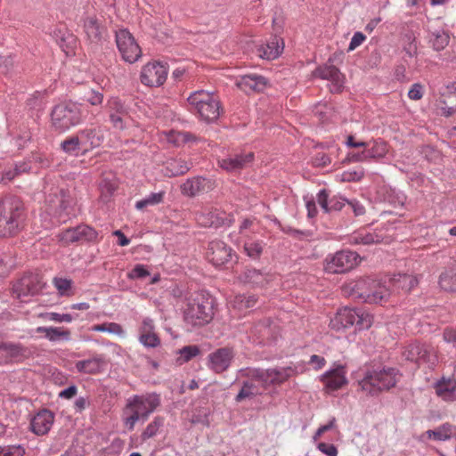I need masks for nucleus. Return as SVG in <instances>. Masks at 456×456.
Masks as SVG:
<instances>
[{
	"mask_svg": "<svg viewBox=\"0 0 456 456\" xmlns=\"http://www.w3.org/2000/svg\"><path fill=\"white\" fill-rule=\"evenodd\" d=\"M83 100L92 106H100L103 102V94L94 89L86 91Z\"/></svg>",
	"mask_w": 456,
	"mask_h": 456,
	"instance_id": "4d7b16f0",
	"label": "nucleus"
},
{
	"mask_svg": "<svg viewBox=\"0 0 456 456\" xmlns=\"http://www.w3.org/2000/svg\"><path fill=\"white\" fill-rule=\"evenodd\" d=\"M346 375V370L342 365L326 371L321 377V381L324 385V390L327 393H330L342 388L347 384V379Z\"/></svg>",
	"mask_w": 456,
	"mask_h": 456,
	"instance_id": "4be33fe9",
	"label": "nucleus"
},
{
	"mask_svg": "<svg viewBox=\"0 0 456 456\" xmlns=\"http://www.w3.org/2000/svg\"><path fill=\"white\" fill-rule=\"evenodd\" d=\"M240 281L252 287H264L268 282V277L255 268H246L239 277Z\"/></svg>",
	"mask_w": 456,
	"mask_h": 456,
	"instance_id": "72a5a7b5",
	"label": "nucleus"
},
{
	"mask_svg": "<svg viewBox=\"0 0 456 456\" xmlns=\"http://www.w3.org/2000/svg\"><path fill=\"white\" fill-rule=\"evenodd\" d=\"M266 79L258 75H246L236 81V86L247 94L261 92L266 86Z\"/></svg>",
	"mask_w": 456,
	"mask_h": 456,
	"instance_id": "7c9ffc66",
	"label": "nucleus"
},
{
	"mask_svg": "<svg viewBox=\"0 0 456 456\" xmlns=\"http://www.w3.org/2000/svg\"><path fill=\"white\" fill-rule=\"evenodd\" d=\"M317 202L326 213H329L331 211L341 210L345 206L346 200L338 196H333L329 199L326 191L322 190L317 194Z\"/></svg>",
	"mask_w": 456,
	"mask_h": 456,
	"instance_id": "473e14b6",
	"label": "nucleus"
},
{
	"mask_svg": "<svg viewBox=\"0 0 456 456\" xmlns=\"http://www.w3.org/2000/svg\"><path fill=\"white\" fill-rule=\"evenodd\" d=\"M396 375L393 368L368 370L359 381V386L366 394L376 395L394 387L397 382Z\"/></svg>",
	"mask_w": 456,
	"mask_h": 456,
	"instance_id": "6e6552de",
	"label": "nucleus"
},
{
	"mask_svg": "<svg viewBox=\"0 0 456 456\" xmlns=\"http://www.w3.org/2000/svg\"><path fill=\"white\" fill-rule=\"evenodd\" d=\"M167 77V67L158 61L145 64L141 71V82L148 86H159Z\"/></svg>",
	"mask_w": 456,
	"mask_h": 456,
	"instance_id": "dca6fc26",
	"label": "nucleus"
},
{
	"mask_svg": "<svg viewBox=\"0 0 456 456\" xmlns=\"http://www.w3.org/2000/svg\"><path fill=\"white\" fill-rule=\"evenodd\" d=\"M79 26L84 39L92 50H97L109 38V29L104 17L94 10H87L81 16Z\"/></svg>",
	"mask_w": 456,
	"mask_h": 456,
	"instance_id": "7ed1b4c3",
	"label": "nucleus"
},
{
	"mask_svg": "<svg viewBox=\"0 0 456 456\" xmlns=\"http://www.w3.org/2000/svg\"><path fill=\"white\" fill-rule=\"evenodd\" d=\"M436 106L442 115L446 117L456 111V83H452L442 88Z\"/></svg>",
	"mask_w": 456,
	"mask_h": 456,
	"instance_id": "5701e85b",
	"label": "nucleus"
},
{
	"mask_svg": "<svg viewBox=\"0 0 456 456\" xmlns=\"http://www.w3.org/2000/svg\"><path fill=\"white\" fill-rule=\"evenodd\" d=\"M372 324V316L360 309L344 307L339 309L330 322V327L336 331L342 330L353 325L359 330L369 329Z\"/></svg>",
	"mask_w": 456,
	"mask_h": 456,
	"instance_id": "1a4fd4ad",
	"label": "nucleus"
},
{
	"mask_svg": "<svg viewBox=\"0 0 456 456\" xmlns=\"http://www.w3.org/2000/svg\"><path fill=\"white\" fill-rule=\"evenodd\" d=\"M214 316V299L205 294L197 293L188 299L184 309V321L193 327L208 324Z\"/></svg>",
	"mask_w": 456,
	"mask_h": 456,
	"instance_id": "39448f33",
	"label": "nucleus"
},
{
	"mask_svg": "<svg viewBox=\"0 0 456 456\" xmlns=\"http://www.w3.org/2000/svg\"><path fill=\"white\" fill-rule=\"evenodd\" d=\"M200 348L197 346H186L181 348L177 353L180 354L178 361L187 362L193 357L200 354Z\"/></svg>",
	"mask_w": 456,
	"mask_h": 456,
	"instance_id": "864d4df0",
	"label": "nucleus"
},
{
	"mask_svg": "<svg viewBox=\"0 0 456 456\" xmlns=\"http://www.w3.org/2000/svg\"><path fill=\"white\" fill-rule=\"evenodd\" d=\"M205 179L202 177H193L187 179L181 185V192L188 197H193L204 188Z\"/></svg>",
	"mask_w": 456,
	"mask_h": 456,
	"instance_id": "a19ab883",
	"label": "nucleus"
},
{
	"mask_svg": "<svg viewBox=\"0 0 456 456\" xmlns=\"http://www.w3.org/2000/svg\"><path fill=\"white\" fill-rule=\"evenodd\" d=\"M189 110L200 119L212 122L220 115V102L217 97L205 90L191 93L187 99Z\"/></svg>",
	"mask_w": 456,
	"mask_h": 456,
	"instance_id": "423d86ee",
	"label": "nucleus"
},
{
	"mask_svg": "<svg viewBox=\"0 0 456 456\" xmlns=\"http://www.w3.org/2000/svg\"><path fill=\"white\" fill-rule=\"evenodd\" d=\"M163 425V419L156 417L144 429L142 434V439L143 441L153 437L157 435L159 428Z\"/></svg>",
	"mask_w": 456,
	"mask_h": 456,
	"instance_id": "603ef678",
	"label": "nucleus"
},
{
	"mask_svg": "<svg viewBox=\"0 0 456 456\" xmlns=\"http://www.w3.org/2000/svg\"><path fill=\"white\" fill-rule=\"evenodd\" d=\"M380 237L374 233L370 232H357L352 238V242L354 244L370 245L380 242Z\"/></svg>",
	"mask_w": 456,
	"mask_h": 456,
	"instance_id": "de8ad7c7",
	"label": "nucleus"
},
{
	"mask_svg": "<svg viewBox=\"0 0 456 456\" xmlns=\"http://www.w3.org/2000/svg\"><path fill=\"white\" fill-rule=\"evenodd\" d=\"M368 143L369 146L365 148L368 159L378 160L384 158L389 151V146L387 142L381 139L373 141L371 145L370 142Z\"/></svg>",
	"mask_w": 456,
	"mask_h": 456,
	"instance_id": "58836bf2",
	"label": "nucleus"
},
{
	"mask_svg": "<svg viewBox=\"0 0 456 456\" xmlns=\"http://www.w3.org/2000/svg\"><path fill=\"white\" fill-rule=\"evenodd\" d=\"M253 160L254 153L248 152L220 159L218 163L223 169L228 172H234L244 168L251 164Z\"/></svg>",
	"mask_w": 456,
	"mask_h": 456,
	"instance_id": "c85d7f7f",
	"label": "nucleus"
},
{
	"mask_svg": "<svg viewBox=\"0 0 456 456\" xmlns=\"http://www.w3.org/2000/svg\"><path fill=\"white\" fill-rule=\"evenodd\" d=\"M86 113H88V110L82 104L73 102H61L51 112L52 126L59 133L66 132L81 124L86 118Z\"/></svg>",
	"mask_w": 456,
	"mask_h": 456,
	"instance_id": "f03ea898",
	"label": "nucleus"
},
{
	"mask_svg": "<svg viewBox=\"0 0 456 456\" xmlns=\"http://www.w3.org/2000/svg\"><path fill=\"white\" fill-rule=\"evenodd\" d=\"M346 294L369 304H382L388 300L392 290L387 281L370 277L351 281L343 287Z\"/></svg>",
	"mask_w": 456,
	"mask_h": 456,
	"instance_id": "f257e3e1",
	"label": "nucleus"
},
{
	"mask_svg": "<svg viewBox=\"0 0 456 456\" xmlns=\"http://www.w3.org/2000/svg\"><path fill=\"white\" fill-rule=\"evenodd\" d=\"M54 421L53 413L43 409L39 411L30 420V428L37 436H43L49 432Z\"/></svg>",
	"mask_w": 456,
	"mask_h": 456,
	"instance_id": "a878e982",
	"label": "nucleus"
},
{
	"mask_svg": "<svg viewBox=\"0 0 456 456\" xmlns=\"http://www.w3.org/2000/svg\"><path fill=\"white\" fill-rule=\"evenodd\" d=\"M26 449L21 444L0 445V456H24Z\"/></svg>",
	"mask_w": 456,
	"mask_h": 456,
	"instance_id": "3c124183",
	"label": "nucleus"
},
{
	"mask_svg": "<svg viewBox=\"0 0 456 456\" xmlns=\"http://www.w3.org/2000/svg\"><path fill=\"white\" fill-rule=\"evenodd\" d=\"M57 238L63 246H68L70 243L81 240L96 241L98 240V232L88 225H78L75 228L61 232Z\"/></svg>",
	"mask_w": 456,
	"mask_h": 456,
	"instance_id": "2eb2a0df",
	"label": "nucleus"
},
{
	"mask_svg": "<svg viewBox=\"0 0 456 456\" xmlns=\"http://www.w3.org/2000/svg\"><path fill=\"white\" fill-rule=\"evenodd\" d=\"M45 284L41 277L37 274H28L21 277L17 281L12 287V294L20 298L25 300L28 296H35L41 292Z\"/></svg>",
	"mask_w": 456,
	"mask_h": 456,
	"instance_id": "4468645a",
	"label": "nucleus"
},
{
	"mask_svg": "<svg viewBox=\"0 0 456 456\" xmlns=\"http://www.w3.org/2000/svg\"><path fill=\"white\" fill-rule=\"evenodd\" d=\"M191 137V134L187 132L170 130L160 133L161 140H166L168 143L177 147L189 142Z\"/></svg>",
	"mask_w": 456,
	"mask_h": 456,
	"instance_id": "ea45409f",
	"label": "nucleus"
},
{
	"mask_svg": "<svg viewBox=\"0 0 456 456\" xmlns=\"http://www.w3.org/2000/svg\"><path fill=\"white\" fill-rule=\"evenodd\" d=\"M257 302L255 295H237L231 302L233 308L239 311H244L253 307Z\"/></svg>",
	"mask_w": 456,
	"mask_h": 456,
	"instance_id": "37998d69",
	"label": "nucleus"
},
{
	"mask_svg": "<svg viewBox=\"0 0 456 456\" xmlns=\"http://www.w3.org/2000/svg\"><path fill=\"white\" fill-rule=\"evenodd\" d=\"M197 222L205 227H211L216 224V222L214 220V215L212 212H208L206 214L205 212H200L196 214Z\"/></svg>",
	"mask_w": 456,
	"mask_h": 456,
	"instance_id": "052dcab7",
	"label": "nucleus"
},
{
	"mask_svg": "<svg viewBox=\"0 0 456 456\" xmlns=\"http://www.w3.org/2000/svg\"><path fill=\"white\" fill-rule=\"evenodd\" d=\"M436 394L445 402L456 401V378L442 377L434 386Z\"/></svg>",
	"mask_w": 456,
	"mask_h": 456,
	"instance_id": "bb28decb",
	"label": "nucleus"
},
{
	"mask_svg": "<svg viewBox=\"0 0 456 456\" xmlns=\"http://www.w3.org/2000/svg\"><path fill=\"white\" fill-rule=\"evenodd\" d=\"M433 48L436 51H441L446 47L449 43V35L444 31H436L432 34L430 38Z\"/></svg>",
	"mask_w": 456,
	"mask_h": 456,
	"instance_id": "09e8293b",
	"label": "nucleus"
},
{
	"mask_svg": "<svg viewBox=\"0 0 456 456\" xmlns=\"http://www.w3.org/2000/svg\"><path fill=\"white\" fill-rule=\"evenodd\" d=\"M53 284L61 296L71 295L70 290L72 288V281L70 279L55 277L53 280Z\"/></svg>",
	"mask_w": 456,
	"mask_h": 456,
	"instance_id": "8fccbe9b",
	"label": "nucleus"
},
{
	"mask_svg": "<svg viewBox=\"0 0 456 456\" xmlns=\"http://www.w3.org/2000/svg\"><path fill=\"white\" fill-rule=\"evenodd\" d=\"M366 40V37L362 32H355L351 38L348 51H354Z\"/></svg>",
	"mask_w": 456,
	"mask_h": 456,
	"instance_id": "338daca9",
	"label": "nucleus"
},
{
	"mask_svg": "<svg viewBox=\"0 0 456 456\" xmlns=\"http://www.w3.org/2000/svg\"><path fill=\"white\" fill-rule=\"evenodd\" d=\"M296 374V370L291 367L273 368L268 370L253 369L252 374L259 384L266 387L281 385Z\"/></svg>",
	"mask_w": 456,
	"mask_h": 456,
	"instance_id": "f8f14e48",
	"label": "nucleus"
},
{
	"mask_svg": "<svg viewBox=\"0 0 456 456\" xmlns=\"http://www.w3.org/2000/svg\"><path fill=\"white\" fill-rule=\"evenodd\" d=\"M284 49V42L281 38L272 37L265 44L257 48V54L262 59L274 60L278 58Z\"/></svg>",
	"mask_w": 456,
	"mask_h": 456,
	"instance_id": "cd10ccee",
	"label": "nucleus"
},
{
	"mask_svg": "<svg viewBox=\"0 0 456 456\" xmlns=\"http://www.w3.org/2000/svg\"><path fill=\"white\" fill-rule=\"evenodd\" d=\"M24 209L16 199L5 198L0 201V237H10L22 228Z\"/></svg>",
	"mask_w": 456,
	"mask_h": 456,
	"instance_id": "20e7f679",
	"label": "nucleus"
},
{
	"mask_svg": "<svg viewBox=\"0 0 456 456\" xmlns=\"http://www.w3.org/2000/svg\"><path fill=\"white\" fill-rule=\"evenodd\" d=\"M252 370L253 369H248L246 370L245 375L248 377V380L243 382L240 391L235 397L236 402H241L245 399L253 398L258 395H261L265 390H266V387L259 384L258 380L253 377V375H251Z\"/></svg>",
	"mask_w": 456,
	"mask_h": 456,
	"instance_id": "393cba45",
	"label": "nucleus"
},
{
	"mask_svg": "<svg viewBox=\"0 0 456 456\" xmlns=\"http://www.w3.org/2000/svg\"><path fill=\"white\" fill-rule=\"evenodd\" d=\"M39 318L53 321L55 322H71L73 321V317L69 314H58L54 312L51 313H43L38 314Z\"/></svg>",
	"mask_w": 456,
	"mask_h": 456,
	"instance_id": "6e6d98bb",
	"label": "nucleus"
},
{
	"mask_svg": "<svg viewBox=\"0 0 456 456\" xmlns=\"http://www.w3.org/2000/svg\"><path fill=\"white\" fill-rule=\"evenodd\" d=\"M317 448L327 456H338V453L337 447L331 444L320 443Z\"/></svg>",
	"mask_w": 456,
	"mask_h": 456,
	"instance_id": "69168bd1",
	"label": "nucleus"
},
{
	"mask_svg": "<svg viewBox=\"0 0 456 456\" xmlns=\"http://www.w3.org/2000/svg\"><path fill=\"white\" fill-rule=\"evenodd\" d=\"M116 44L123 60L134 63L142 55V50L134 37L127 29H119L116 32Z\"/></svg>",
	"mask_w": 456,
	"mask_h": 456,
	"instance_id": "ddd939ff",
	"label": "nucleus"
},
{
	"mask_svg": "<svg viewBox=\"0 0 456 456\" xmlns=\"http://www.w3.org/2000/svg\"><path fill=\"white\" fill-rule=\"evenodd\" d=\"M105 109L113 127L119 130L124 129L128 116V110L124 102L118 97L112 96L108 99Z\"/></svg>",
	"mask_w": 456,
	"mask_h": 456,
	"instance_id": "f3484780",
	"label": "nucleus"
},
{
	"mask_svg": "<svg viewBox=\"0 0 456 456\" xmlns=\"http://www.w3.org/2000/svg\"><path fill=\"white\" fill-rule=\"evenodd\" d=\"M37 333H44L45 337L52 341H57L59 339L69 340L70 331L63 327H37L36 329Z\"/></svg>",
	"mask_w": 456,
	"mask_h": 456,
	"instance_id": "c9c22d12",
	"label": "nucleus"
},
{
	"mask_svg": "<svg viewBox=\"0 0 456 456\" xmlns=\"http://www.w3.org/2000/svg\"><path fill=\"white\" fill-rule=\"evenodd\" d=\"M244 250L249 257L256 259L260 256L263 248L259 242H246Z\"/></svg>",
	"mask_w": 456,
	"mask_h": 456,
	"instance_id": "bf43d9fd",
	"label": "nucleus"
},
{
	"mask_svg": "<svg viewBox=\"0 0 456 456\" xmlns=\"http://www.w3.org/2000/svg\"><path fill=\"white\" fill-rule=\"evenodd\" d=\"M107 365L104 354H94L91 358L77 361L75 368L77 372L89 375L101 373Z\"/></svg>",
	"mask_w": 456,
	"mask_h": 456,
	"instance_id": "b1692460",
	"label": "nucleus"
},
{
	"mask_svg": "<svg viewBox=\"0 0 456 456\" xmlns=\"http://www.w3.org/2000/svg\"><path fill=\"white\" fill-rule=\"evenodd\" d=\"M190 170L187 162L181 159H169L165 162V175L172 177L182 175Z\"/></svg>",
	"mask_w": 456,
	"mask_h": 456,
	"instance_id": "e433bc0d",
	"label": "nucleus"
},
{
	"mask_svg": "<svg viewBox=\"0 0 456 456\" xmlns=\"http://www.w3.org/2000/svg\"><path fill=\"white\" fill-rule=\"evenodd\" d=\"M439 285L444 290L456 291V273L453 271L442 273L439 278Z\"/></svg>",
	"mask_w": 456,
	"mask_h": 456,
	"instance_id": "49530a36",
	"label": "nucleus"
},
{
	"mask_svg": "<svg viewBox=\"0 0 456 456\" xmlns=\"http://www.w3.org/2000/svg\"><path fill=\"white\" fill-rule=\"evenodd\" d=\"M21 167L15 166L13 168H10L8 170H5L1 178V182L3 183H8L13 180L17 175H19L21 173Z\"/></svg>",
	"mask_w": 456,
	"mask_h": 456,
	"instance_id": "e2e57ef3",
	"label": "nucleus"
},
{
	"mask_svg": "<svg viewBox=\"0 0 456 456\" xmlns=\"http://www.w3.org/2000/svg\"><path fill=\"white\" fill-rule=\"evenodd\" d=\"M234 357V352L230 347H222L212 352L208 356V367L216 373L226 370Z\"/></svg>",
	"mask_w": 456,
	"mask_h": 456,
	"instance_id": "412c9836",
	"label": "nucleus"
},
{
	"mask_svg": "<svg viewBox=\"0 0 456 456\" xmlns=\"http://www.w3.org/2000/svg\"><path fill=\"white\" fill-rule=\"evenodd\" d=\"M454 431V428L452 424L446 422L443 425L439 426L434 430L426 431L421 437H427L428 439H433L436 441H446L449 440L452 433Z\"/></svg>",
	"mask_w": 456,
	"mask_h": 456,
	"instance_id": "4c0bfd02",
	"label": "nucleus"
},
{
	"mask_svg": "<svg viewBox=\"0 0 456 456\" xmlns=\"http://www.w3.org/2000/svg\"><path fill=\"white\" fill-rule=\"evenodd\" d=\"M159 396L156 394L134 395L130 398L126 406L125 425L129 430L134 428L135 423L140 419H146L159 405Z\"/></svg>",
	"mask_w": 456,
	"mask_h": 456,
	"instance_id": "0eeeda50",
	"label": "nucleus"
},
{
	"mask_svg": "<svg viewBox=\"0 0 456 456\" xmlns=\"http://www.w3.org/2000/svg\"><path fill=\"white\" fill-rule=\"evenodd\" d=\"M233 256V250L224 241L214 240L208 244L207 257L216 266L229 263Z\"/></svg>",
	"mask_w": 456,
	"mask_h": 456,
	"instance_id": "a211bd4d",
	"label": "nucleus"
},
{
	"mask_svg": "<svg viewBox=\"0 0 456 456\" xmlns=\"http://www.w3.org/2000/svg\"><path fill=\"white\" fill-rule=\"evenodd\" d=\"M363 175L364 170L363 168L360 167L357 170L344 171L339 175V180L341 182H358L363 177Z\"/></svg>",
	"mask_w": 456,
	"mask_h": 456,
	"instance_id": "13d9d810",
	"label": "nucleus"
},
{
	"mask_svg": "<svg viewBox=\"0 0 456 456\" xmlns=\"http://www.w3.org/2000/svg\"><path fill=\"white\" fill-rule=\"evenodd\" d=\"M313 77L329 80L331 93H339L344 86L345 76L334 65L325 64L316 68L313 71Z\"/></svg>",
	"mask_w": 456,
	"mask_h": 456,
	"instance_id": "6ab92c4d",
	"label": "nucleus"
},
{
	"mask_svg": "<svg viewBox=\"0 0 456 456\" xmlns=\"http://www.w3.org/2000/svg\"><path fill=\"white\" fill-rule=\"evenodd\" d=\"M118 184L114 179L105 177L100 183V190L102 196L108 199L117 190Z\"/></svg>",
	"mask_w": 456,
	"mask_h": 456,
	"instance_id": "5fc2aeb1",
	"label": "nucleus"
},
{
	"mask_svg": "<svg viewBox=\"0 0 456 456\" xmlns=\"http://www.w3.org/2000/svg\"><path fill=\"white\" fill-rule=\"evenodd\" d=\"M165 195L166 192L163 191L159 192H152L144 199L136 201L135 208L138 210H143L148 207L159 205L163 202Z\"/></svg>",
	"mask_w": 456,
	"mask_h": 456,
	"instance_id": "79ce46f5",
	"label": "nucleus"
},
{
	"mask_svg": "<svg viewBox=\"0 0 456 456\" xmlns=\"http://www.w3.org/2000/svg\"><path fill=\"white\" fill-rule=\"evenodd\" d=\"M90 330L92 331H99V332H108L110 334H114L119 337L125 336V331L123 327L117 322H104L102 324L93 325Z\"/></svg>",
	"mask_w": 456,
	"mask_h": 456,
	"instance_id": "c03bdc74",
	"label": "nucleus"
},
{
	"mask_svg": "<svg viewBox=\"0 0 456 456\" xmlns=\"http://www.w3.org/2000/svg\"><path fill=\"white\" fill-rule=\"evenodd\" d=\"M403 355L406 360L414 362L418 365H425L434 369L438 362L437 351L430 345L414 342L404 347Z\"/></svg>",
	"mask_w": 456,
	"mask_h": 456,
	"instance_id": "9b49d317",
	"label": "nucleus"
},
{
	"mask_svg": "<svg viewBox=\"0 0 456 456\" xmlns=\"http://www.w3.org/2000/svg\"><path fill=\"white\" fill-rule=\"evenodd\" d=\"M77 135L78 139H81L80 144L85 151H88L90 148L99 146L102 141V135L94 128L80 130Z\"/></svg>",
	"mask_w": 456,
	"mask_h": 456,
	"instance_id": "f704fd0d",
	"label": "nucleus"
},
{
	"mask_svg": "<svg viewBox=\"0 0 456 456\" xmlns=\"http://www.w3.org/2000/svg\"><path fill=\"white\" fill-rule=\"evenodd\" d=\"M444 341L451 343L456 348V329L446 328L443 334Z\"/></svg>",
	"mask_w": 456,
	"mask_h": 456,
	"instance_id": "774afa93",
	"label": "nucleus"
},
{
	"mask_svg": "<svg viewBox=\"0 0 456 456\" xmlns=\"http://www.w3.org/2000/svg\"><path fill=\"white\" fill-rule=\"evenodd\" d=\"M361 262L360 256L351 250H339L334 254H329L323 260V270L330 274L345 273Z\"/></svg>",
	"mask_w": 456,
	"mask_h": 456,
	"instance_id": "9d476101",
	"label": "nucleus"
},
{
	"mask_svg": "<svg viewBox=\"0 0 456 456\" xmlns=\"http://www.w3.org/2000/svg\"><path fill=\"white\" fill-rule=\"evenodd\" d=\"M408 96L411 100H420L423 96V86L419 83L413 84L408 92Z\"/></svg>",
	"mask_w": 456,
	"mask_h": 456,
	"instance_id": "0e129e2a",
	"label": "nucleus"
},
{
	"mask_svg": "<svg viewBox=\"0 0 456 456\" xmlns=\"http://www.w3.org/2000/svg\"><path fill=\"white\" fill-rule=\"evenodd\" d=\"M29 350L20 343L7 342L4 354L0 360V364H5L12 361L20 362L28 357Z\"/></svg>",
	"mask_w": 456,
	"mask_h": 456,
	"instance_id": "2f4dec72",
	"label": "nucleus"
},
{
	"mask_svg": "<svg viewBox=\"0 0 456 456\" xmlns=\"http://www.w3.org/2000/svg\"><path fill=\"white\" fill-rule=\"evenodd\" d=\"M388 286H390L392 294L400 292H409L418 285V279L411 274L398 273L393 278L388 279Z\"/></svg>",
	"mask_w": 456,
	"mask_h": 456,
	"instance_id": "c756f323",
	"label": "nucleus"
},
{
	"mask_svg": "<svg viewBox=\"0 0 456 456\" xmlns=\"http://www.w3.org/2000/svg\"><path fill=\"white\" fill-rule=\"evenodd\" d=\"M138 340L145 347L156 348L160 346L161 339L156 331L154 320L143 317L138 328Z\"/></svg>",
	"mask_w": 456,
	"mask_h": 456,
	"instance_id": "aec40b11",
	"label": "nucleus"
},
{
	"mask_svg": "<svg viewBox=\"0 0 456 456\" xmlns=\"http://www.w3.org/2000/svg\"><path fill=\"white\" fill-rule=\"evenodd\" d=\"M80 140L77 134L69 136L61 143V148L67 154L77 155L81 148H83L80 144Z\"/></svg>",
	"mask_w": 456,
	"mask_h": 456,
	"instance_id": "a18cd8bd",
	"label": "nucleus"
},
{
	"mask_svg": "<svg viewBox=\"0 0 456 456\" xmlns=\"http://www.w3.org/2000/svg\"><path fill=\"white\" fill-rule=\"evenodd\" d=\"M150 275L149 271L142 265H136L127 274L129 279H142Z\"/></svg>",
	"mask_w": 456,
	"mask_h": 456,
	"instance_id": "680f3d73",
	"label": "nucleus"
}]
</instances>
